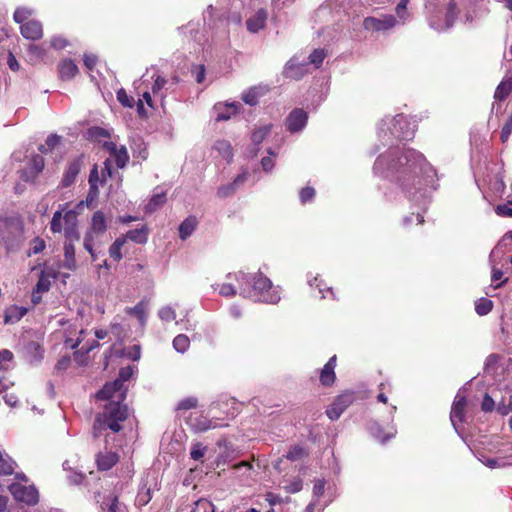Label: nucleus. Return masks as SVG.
<instances>
[{
  "label": "nucleus",
  "instance_id": "dca6fc26",
  "mask_svg": "<svg viewBox=\"0 0 512 512\" xmlns=\"http://www.w3.org/2000/svg\"><path fill=\"white\" fill-rule=\"evenodd\" d=\"M308 115L302 109H294L286 120L287 129L291 133L301 131L307 124Z\"/></svg>",
  "mask_w": 512,
  "mask_h": 512
},
{
  "label": "nucleus",
  "instance_id": "f8f14e48",
  "mask_svg": "<svg viewBox=\"0 0 512 512\" xmlns=\"http://www.w3.org/2000/svg\"><path fill=\"white\" fill-rule=\"evenodd\" d=\"M397 25V18L393 15H383L381 18L366 17L363 27L369 31H386Z\"/></svg>",
  "mask_w": 512,
  "mask_h": 512
},
{
  "label": "nucleus",
  "instance_id": "338daca9",
  "mask_svg": "<svg viewBox=\"0 0 512 512\" xmlns=\"http://www.w3.org/2000/svg\"><path fill=\"white\" fill-rule=\"evenodd\" d=\"M512 133V114L509 116L508 121L505 123V125L502 128L501 131V140L502 142H506L509 138V136Z\"/></svg>",
  "mask_w": 512,
  "mask_h": 512
},
{
  "label": "nucleus",
  "instance_id": "a19ab883",
  "mask_svg": "<svg viewBox=\"0 0 512 512\" xmlns=\"http://www.w3.org/2000/svg\"><path fill=\"white\" fill-rule=\"evenodd\" d=\"M167 83L168 81L165 78L158 75L152 85V93L163 100L166 97V94L162 90L166 87Z\"/></svg>",
  "mask_w": 512,
  "mask_h": 512
},
{
  "label": "nucleus",
  "instance_id": "20e7f679",
  "mask_svg": "<svg viewBox=\"0 0 512 512\" xmlns=\"http://www.w3.org/2000/svg\"><path fill=\"white\" fill-rule=\"evenodd\" d=\"M425 9L430 28L437 32L452 28L459 14L455 0H426Z\"/></svg>",
  "mask_w": 512,
  "mask_h": 512
},
{
  "label": "nucleus",
  "instance_id": "ea45409f",
  "mask_svg": "<svg viewBox=\"0 0 512 512\" xmlns=\"http://www.w3.org/2000/svg\"><path fill=\"white\" fill-rule=\"evenodd\" d=\"M146 310L147 305L143 302H139L134 307L128 308L127 313L136 316L140 323L144 324L146 321Z\"/></svg>",
  "mask_w": 512,
  "mask_h": 512
},
{
  "label": "nucleus",
  "instance_id": "f03ea898",
  "mask_svg": "<svg viewBox=\"0 0 512 512\" xmlns=\"http://www.w3.org/2000/svg\"><path fill=\"white\" fill-rule=\"evenodd\" d=\"M133 374L130 366L124 367L119 372V378L112 383H107L97 394L100 400H109L104 406L102 413H99L94 421V430L96 435H100L107 429L119 432L122 429L121 422L128 416L127 406L122 404L126 397V388L124 382L128 381Z\"/></svg>",
  "mask_w": 512,
  "mask_h": 512
},
{
  "label": "nucleus",
  "instance_id": "bf43d9fd",
  "mask_svg": "<svg viewBox=\"0 0 512 512\" xmlns=\"http://www.w3.org/2000/svg\"><path fill=\"white\" fill-rule=\"evenodd\" d=\"M46 247L45 241L41 238H34L30 244L29 255L38 254L42 252Z\"/></svg>",
  "mask_w": 512,
  "mask_h": 512
},
{
  "label": "nucleus",
  "instance_id": "9d476101",
  "mask_svg": "<svg viewBox=\"0 0 512 512\" xmlns=\"http://www.w3.org/2000/svg\"><path fill=\"white\" fill-rule=\"evenodd\" d=\"M9 491L14 499L27 505H36L39 501V493L34 485H24L16 482L9 486Z\"/></svg>",
  "mask_w": 512,
  "mask_h": 512
},
{
  "label": "nucleus",
  "instance_id": "412c9836",
  "mask_svg": "<svg viewBox=\"0 0 512 512\" xmlns=\"http://www.w3.org/2000/svg\"><path fill=\"white\" fill-rule=\"evenodd\" d=\"M212 152L217 153V157H220L227 162H231L234 156L231 143L225 139L216 140L212 145Z\"/></svg>",
  "mask_w": 512,
  "mask_h": 512
},
{
  "label": "nucleus",
  "instance_id": "f704fd0d",
  "mask_svg": "<svg viewBox=\"0 0 512 512\" xmlns=\"http://www.w3.org/2000/svg\"><path fill=\"white\" fill-rule=\"evenodd\" d=\"M166 201V194L164 192L155 193L145 206L147 213H152L161 207Z\"/></svg>",
  "mask_w": 512,
  "mask_h": 512
},
{
  "label": "nucleus",
  "instance_id": "b1692460",
  "mask_svg": "<svg viewBox=\"0 0 512 512\" xmlns=\"http://www.w3.org/2000/svg\"><path fill=\"white\" fill-rule=\"evenodd\" d=\"M106 176L111 177L112 176V165L111 160L106 159L104 161V168L102 170V178L99 177V172L96 166L93 167V169L90 172L89 176V184L93 186L94 184L99 186L102 185L103 182L106 180Z\"/></svg>",
  "mask_w": 512,
  "mask_h": 512
},
{
  "label": "nucleus",
  "instance_id": "ddd939ff",
  "mask_svg": "<svg viewBox=\"0 0 512 512\" xmlns=\"http://www.w3.org/2000/svg\"><path fill=\"white\" fill-rule=\"evenodd\" d=\"M242 105L239 102H219L213 107L216 121H227L237 115Z\"/></svg>",
  "mask_w": 512,
  "mask_h": 512
},
{
  "label": "nucleus",
  "instance_id": "2f4dec72",
  "mask_svg": "<svg viewBox=\"0 0 512 512\" xmlns=\"http://www.w3.org/2000/svg\"><path fill=\"white\" fill-rule=\"evenodd\" d=\"M197 226V220L194 217L186 218L179 226V237L182 240L187 239L192 235Z\"/></svg>",
  "mask_w": 512,
  "mask_h": 512
},
{
  "label": "nucleus",
  "instance_id": "7c9ffc66",
  "mask_svg": "<svg viewBox=\"0 0 512 512\" xmlns=\"http://www.w3.org/2000/svg\"><path fill=\"white\" fill-rule=\"evenodd\" d=\"M123 237L137 244H144L148 240V229L146 226H142L141 228L128 231Z\"/></svg>",
  "mask_w": 512,
  "mask_h": 512
},
{
  "label": "nucleus",
  "instance_id": "c756f323",
  "mask_svg": "<svg viewBox=\"0 0 512 512\" xmlns=\"http://www.w3.org/2000/svg\"><path fill=\"white\" fill-rule=\"evenodd\" d=\"M75 241H69L66 239V242L64 244V263L63 266L69 270H73L76 267L75 262V247L74 243Z\"/></svg>",
  "mask_w": 512,
  "mask_h": 512
},
{
  "label": "nucleus",
  "instance_id": "0eeeda50",
  "mask_svg": "<svg viewBox=\"0 0 512 512\" xmlns=\"http://www.w3.org/2000/svg\"><path fill=\"white\" fill-rule=\"evenodd\" d=\"M50 230L53 233L63 232L69 241L79 240L78 213L73 209L56 211L50 222Z\"/></svg>",
  "mask_w": 512,
  "mask_h": 512
},
{
  "label": "nucleus",
  "instance_id": "e433bc0d",
  "mask_svg": "<svg viewBox=\"0 0 512 512\" xmlns=\"http://www.w3.org/2000/svg\"><path fill=\"white\" fill-rule=\"evenodd\" d=\"M15 468V462L7 455L0 451V473L10 475Z\"/></svg>",
  "mask_w": 512,
  "mask_h": 512
},
{
  "label": "nucleus",
  "instance_id": "39448f33",
  "mask_svg": "<svg viewBox=\"0 0 512 512\" xmlns=\"http://www.w3.org/2000/svg\"><path fill=\"white\" fill-rule=\"evenodd\" d=\"M63 343L67 349L79 350L75 351V361L79 365L86 363V355L97 347L98 341L93 338L90 332L76 323H67L63 329Z\"/></svg>",
  "mask_w": 512,
  "mask_h": 512
},
{
  "label": "nucleus",
  "instance_id": "cd10ccee",
  "mask_svg": "<svg viewBox=\"0 0 512 512\" xmlns=\"http://www.w3.org/2000/svg\"><path fill=\"white\" fill-rule=\"evenodd\" d=\"M27 311L28 309L26 307L12 305L5 310L4 322L6 324L16 323L27 313Z\"/></svg>",
  "mask_w": 512,
  "mask_h": 512
},
{
  "label": "nucleus",
  "instance_id": "de8ad7c7",
  "mask_svg": "<svg viewBox=\"0 0 512 512\" xmlns=\"http://www.w3.org/2000/svg\"><path fill=\"white\" fill-rule=\"evenodd\" d=\"M493 307V303L491 300L486 298H481L476 302L475 310L478 315L483 316L488 314Z\"/></svg>",
  "mask_w": 512,
  "mask_h": 512
},
{
  "label": "nucleus",
  "instance_id": "9b49d317",
  "mask_svg": "<svg viewBox=\"0 0 512 512\" xmlns=\"http://www.w3.org/2000/svg\"><path fill=\"white\" fill-rule=\"evenodd\" d=\"M355 395L353 392H344L339 395L332 405L326 410V414L330 420H337L342 413L354 402Z\"/></svg>",
  "mask_w": 512,
  "mask_h": 512
},
{
  "label": "nucleus",
  "instance_id": "423d86ee",
  "mask_svg": "<svg viewBox=\"0 0 512 512\" xmlns=\"http://www.w3.org/2000/svg\"><path fill=\"white\" fill-rule=\"evenodd\" d=\"M415 125L403 114L395 117H385L378 127V136L390 140L392 137L399 140H410L414 137Z\"/></svg>",
  "mask_w": 512,
  "mask_h": 512
},
{
  "label": "nucleus",
  "instance_id": "4468645a",
  "mask_svg": "<svg viewBox=\"0 0 512 512\" xmlns=\"http://www.w3.org/2000/svg\"><path fill=\"white\" fill-rule=\"evenodd\" d=\"M463 392L464 389L459 390V392L456 394L450 413L451 423L458 434V423H461L464 420V408L466 405V397Z\"/></svg>",
  "mask_w": 512,
  "mask_h": 512
},
{
  "label": "nucleus",
  "instance_id": "a211bd4d",
  "mask_svg": "<svg viewBox=\"0 0 512 512\" xmlns=\"http://www.w3.org/2000/svg\"><path fill=\"white\" fill-rule=\"evenodd\" d=\"M21 34L29 40H38L43 36L42 24L37 20H29L20 26Z\"/></svg>",
  "mask_w": 512,
  "mask_h": 512
},
{
  "label": "nucleus",
  "instance_id": "72a5a7b5",
  "mask_svg": "<svg viewBox=\"0 0 512 512\" xmlns=\"http://www.w3.org/2000/svg\"><path fill=\"white\" fill-rule=\"evenodd\" d=\"M512 90V80L511 78L503 79L500 84L497 86L494 94V98L496 100H504Z\"/></svg>",
  "mask_w": 512,
  "mask_h": 512
},
{
  "label": "nucleus",
  "instance_id": "aec40b11",
  "mask_svg": "<svg viewBox=\"0 0 512 512\" xmlns=\"http://www.w3.org/2000/svg\"><path fill=\"white\" fill-rule=\"evenodd\" d=\"M306 64L300 62L297 57L290 59L284 70V74L288 78L300 79L306 72Z\"/></svg>",
  "mask_w": 512,
  "mask_h": 512
},
{
  "label": "nucleus",
  "instance_id": "393cba45",
  "mask_svg": "<svg viewBox=\"0 0 512 512\" xmlns=\"http://www.w3.org/2000/svg\"><path fill=\"white\" fill-rule=\"evenodd\" d=\"M190 425L192 429H194L197 432H205L209 429H214L219 426L216 422L208 419L203 415H196L194 417L191 416Z\"/></svg>",
  "mask_w": 512,
  "mask_h": 512
},
{
  "label": "nucleus",
  "instance_id": "09e8293b",
  "mask_svg": "<svg viewBox=\"0 0 512 512\" xmlns=\"http://www.w3.org/2000/svg\"><path fill=\"white\" fill-rule=\"evenodd\" d=\"M371 435L376 438L377 440L381 441L382 443H385L388 439L392 438L394 436V433H389L385 436H383V432L381 427L378 423H373L369 427Z\"/></svg>",
  "mask_w": 512,
  "mask_h": 512
},
{
  "label": "nucleus",
  "instance_id": "58836bf2",
  "mask_svg": "<svg viewBox=\"0 0 512 512\" xmlns=\"http://www.w3.org/2000/svg\"><path fill=\"white\" fill-rule=\"evenodd\" d=\"M190 346V339L184 334H179L173 339V347L179 353H184Z\"/></svg>",
  "mask_w": 512,
  "mask_h": 512
},
{
  "label": "nucleus",
  "instance_id": "79ce46f5",
  "mask_svg": "<svg viewBox=\"0 0 512 512\" xmlns=\"http://www.w3.org/2000/svg\"><path fill=\"white\" fill-rule=\"evenodd\" d=\"M409 0H400L399 3L396 6V14H397V24L401 23L404 24L408 18L409 14L407 12V5Z\"/></svg>",
  "mask_w": 512,
  "mask_h": 512
},
{
  "label": "nucleus",
  "instance_id": "bb28decb",
  "mask_svg": "<svg viewBox=\"0 0 512 512\" xmlns=\"http://www.w3.org/2000/svg\"><path fill=\"white\" fill-rule=\"evenodd\" d=\"M81 169V160L75 159L69 163L67 170L62 179V185L64 187L70 186L76 180V177Z\"/></svg>",
  "mask_w": 512,
  "mask_h": 512
},
{
  "label": "nucleus",
  "instance_id": "5fc2aeb1",
  "mask_svg": "<svg viewBox=\"0 0 512 512\" xmlns=\"http://www.w3.org/2000/svg\"><path fill=\"white\" fill-rule=\"evenodd\" d=\"M479 460L487 467L489 468H499V467H505L507 463L503 459H495V458H489L486 456L479 457Z\"/></svg>",
  "mask_w": 512,
  "mask_h": 512
},
{
  "label": "nucleus",
  "instance_id": "f257e3e1",
  "mask_svg": "<svg viewBox=\"0 0 512 512\" xmlns=\"http://www.w3.org/2000/svg\"><path fill=\"white\" fill-rule=\"evenodd\" d=\"M374 172L395 182L411 200L425 203L428 189H435L436 170L414 149L389 148L375 161Z\"/></svg>",
  "mask_w": 512,
  "mask_h": 512
},
{
  "label": "nucleus",
  "instance_id": "4c0bfd02",
  "mask_svg": "<svg viewBox=\"0 0 512 512\" xmlns=\"http://www.w3.org/2000/svg\"><path fill=\"white\" fill-rule=\"evenodd\" d=\"M28 57L32 62H38L45 56V49L41 45L30 44L27 49Z\"/></svg>",
  "mask_w": 512,
  "mask_h": 512
},
{
  "label": "nucleus",
  "instance_id": "4d7b16f0",
  "mask_svg": "<svg viewBox=\"0 0 512 512\" xmlns=\"http://www.w3.org/2000/svg\"><path fill=\"white\" fill-rule=\"evenodd\" d=\"M105 505L107 506V512H126V507L119 502L117 497L109 499Z\"/></svg>",
  "mask_w": 512,
  "mask_h": 512
},
{
  "label": "nucleus",
  "instance_id": "49530a36",
  "mask_svg": "<svg viewBox=\"0 0 512 512\" xmlns=\"http://www.w3.org/2000/svg\"><path fill=\"white\" fill-rule=\"evenodd\" d=\"M60 143V137L58 135H50L47 137L44 145L39 147V151L43 154H47L52 151Z\"/></svg>",
  "mask_w": 512,
  "mask_h": 512
},
{
  "label": "nucleus",
  "instance_id": "7ed1b4c3",
  "mask_svg": "<svg viewBox=\"0 0 512 512\" xmlns=\"http://www.w3.org/2000/svg\"><path fill=\"white\" fill-rule=\"evenodd\" d=\"M238 281L240 294L246 298L269 304H276L281 299L279 287H274L270 279L262 273H241Z\"/></svg>",
  "mask_w": 512,
  "mask_h": 512
},
{
  "label": "nucleus",
  "instance_id": "603ef678",
  "mask_svg": "<svg viewBox=\"0 0 512 512\" xmlns=\"http://www.w3.org/2000/svg\"><path fill=\"white\" fill-rule=\"evenodd\" d=\"M326 57L323 49H315L308 57L309 64H313L316 68L319 67Z\"/></svg>",
  "mask_w": 512,
  "mask_h": 512
},
{
  "label": "nucleus",
  "instance_id": "8fccbe9b",
  "mask_svg": "<svg viewBox=\"0 0 512 512\" xmlns=\"http://www.w3.org/2000/svg\"><path fill=\"white\" fill-rule=\"evenodd\" d=\"M13 354L9 350L0 351V370L7 371L12 367Z\"/></svg>",
  "mask_w": 512,
  "mask_h": 512
},
{
  "label": "nucleus",
  "instance_id": "473e14b6",
  "mask_svg": "<svg viewBox=\"0 0 512 512\" xmlns=\"http://www.w3.org/2000/svg\"><path fill=\"white\" fill-rule=\"evenodd\" d=\"M271 125L266 124L255 128L251 134V141L255 146L260 145L263 140L270 134Z\"/></svg>",
  "mask_w": 512,
  "mask_h": 512
},
{
  "label": "nucleus",
  "instance_id": "e2e57ef3",
  "mask_svg": "<svg viewBox=\"0 0 512 512\" xmlns=\"http://www.w3.org/2000/svg\"><path fill=\"white\" fill-rule=\"evenodd\" d=\"M192 74L197 83H203L206 76V70L203 65H196L192 69Z\"/></svg>",
  "mask_w": 512,
  "mask_h": 512
},
{
  "label": "nucleus",
  "instance_id": "774afa93",
  "mask_svg": "<svg viewBox=\"0 0 512 512\" xmlns=\"http://www.w3.org/2000/svg\"><path fill=\"white\" fill-rule=\"evenodd\" d=\"M249 173L246 170H243L240 174H238L235 179L232 181V184L236 189L241 187L246 180L248 179Z\"/></svg>",
  "mask_w": 512,
  "mask_h": 512
},
{
  "label": "nucleus",
  "instance_id": "680f3d73",
  "mask_svg": "<svg viewBox=\"0 0 512 512\" xmlns=\"http://www.w3.org/2000/svg\"><path fill=\"white\" fill-rule=\"evenodd\" d=\"M236 190L237 189L231 182L227 185H222L221 187H219L218 191H217V195L221 198H226V197H229L232 194H234Z\"/></svg>",
  "mask_w": 512,
  "mask_h": 512
},
{
  "label": "nucleus",
  "instance_id": "6e6552de",
  "mask_svg": "<svg viewBox=\"0 0 512 512\" xmlns=\"http://www.w3.org/2000/svg\"><path fill=\"white\" fill-rule=\"evenodd\" d=\"M118 432H115V434H112V431L110 429H107L105 432H103L100 435L95 434V430L93 429V434L96 439H99L101 437L104 438V450L99 451L96 455V463L99 470L106 471L111 469L119 460V456L116 452L112 451L111 449H108V446L110 444H114L116 441H118Z\"/></svg>",
  "mask_w": 512,
  "mask_h": 512
},
{
  "label": "nucleus",
  "instance_id": "6e6d98bb",
  "mask_svg": "<svg viewBox=\"0 0 512 512\" xmlns=\"http://www.w3.org/2000/svg\"><path fill=\"white\" fill-rule=\"evenodd\" d=\"M191 512H214V507L210 501L200 499L195 503V507Z\"/></svg>",
  "mask_w": 512,
  "mask_h": 512
},
{
  "label": "nucleus",
  "instance_id": "13d9d810",
  "mask_svg": "<svg viewBox=\"0 0 512 512\" xmlns=\"http://www.w3.org/2000/svg\"><path fill=\"white\" fill-rule=\"evenodd\" d=\"M117 100L124 106V107H133L134 105V99L133 97H130L127 92L124 89H120L117 91Z\"/></svg>",
  "mask_w": 512,
  "mask_h": 512
},
{
  "label": "nucleus",
  "instance_id": "4be33fe9",
  "mask_svg": "<svg viewBox=\"0 0 512 512\" xmlns=\"http://www.w3.org/2000/svg\"><path fill=\"white\" fill-rule=\"evenodd\" d=\"M267 20V13L264 9H259L246 21V26L249 32L257 33L260 31Z\"/></svg>",
  "mask_w": 512,
  "mask_h": 512
},
{
  "label": "nucleus",
  "instance_id": "1a4fd4ad",
  "mask_svg": "<svg viewBox=\"0 0 512 512\" xmlns=\"http://www.w3.org/2000/svg\"><path fill=\"white\" fill-rule=\"evenodd\" d=\"M107 230V218L102 211H96L91 218L90 228L84 237L85 250H91V242H101Z\"/></svg>",
  "mask_w": 512,
  "mask_h": 512
},
{
  "label": "nucleus",
  "instance_id": "c03bdc74",
  "mask_svg": "<svg viewBox=\"0 0 512 512\" xmlns=\"http://www.w3.org/2000/svg\"><path fill=\"white\" fill-rule=\"evenodd\" d=\"M206 451L207 446L203 445L200 442H195L191 446L190 457L195 461H199L204 457Z\"/></svg>",
  "mask_w": 512,
  "mask_h": 512
},
{
  "label": "nucleus",
  "instance_id": "c9c22d12",
  "mask_svg": "<svg viewBox=\"0 0 512 512\" xmlns=\"http://www.w3.org/2000/svg\"><path fill=\"white\" fill-rule=\"evenodd\" d=\"M126 243V237H118L109 248V255L115 261H120L122 259V247Z\"/></svg>",
  "mask_w": 512,
  "mask_h": 512
},
{
  "label": "nucleus",
  "instance_id": "69168bd1",
  "mask_svg": "<svg viewBox=\"0 0 512 512\" xmlns=\"http://www.w3.org/2000/svg\"><path fill=\"white\" fill-rule=\"evenodd\" d=\"M299 196L302 203L309 202L315 196V190L312 187H305L300 191Z\"/></svg>",
  "mask_w": 512,
  "mask_h": 512
},
{
  "label": "nucleus",
  "instance_id": "c85d7f7f",
  "mask_svg": "<svg viewBox=\"0 0 512 512\" xmlns=\"http://www.w3.org/2000/svg\"><path fill=\"white\" fill-rule=\"evenodd\" d=\"M58 70L62 80H70L78 73V67L71 59L61 61Z\"/></svg>",
  "mask_w": 512,
  "mask_h": 512
},
{
  "label": "nucleus",
  "instance_id": "6ab92c4d",
  "mask_svg": "<svg viewBox=\"0 0 512 512\" xmlns=\"http://www.w3.org/2000/svg\"><path fill=\"white\" fill-rule=\"evenodd\" d=\"M56 277H57V272L55 269L49 268V267L42 269L40 272V275H39L38 282H37L36 286L34 287V289L37 290V293L38 292H41V293L48 292L51 287L52 280L56 279Z\"/></svg>",
  "mask_w": 512,
  "mask_h": 512
},
{
  "label": "nucleus",
  "instance_id": "5701e85b",
  "mask_svg": "<svg viewBox=\"0 0 512 512\" xmlns=\"http://www.w3.org/2000/svg\"><path fill=\"white\" fill-rule=\"evenodd\" d=\"M267 92L268 87L265 85L254 86L244 91L241 98L246 104L254 106L258 103L259 98Z\"/></svg>",
  "mask_w": 512,
  "mask_h": 512
},
{
  "label": "nucleus",
  "instance_id": "f3484780",
  "mask_svg": "<svg viewBox=\"0 0 512 512\" xmlns=\"http://www.w3.org/2000/svg\"><path fill=\"white\" fill-rule=\"evenodd\" d=\"M44 168V159L41 155H33L28 167L22 171L21 178L24 181H33Z\"/></svg>",
  "mask_w": 512,
  "mask_h": 512
},
{
  "label": "nucleus",
  "instance_id": "0e129e2a",
  "mask_svg": "<svg viewBox=\"0 0 512 512\" xmlns=\"http://www.w3.org/2000/svg\"><path fill=\"white\" fill-rule=\"evenodd\" d=\"M325 484H326V482L324 479H316L314 481V486H313L314 497L319 498L324 494Z\"/></svg>",
  "mask_w": 512,
  "mask_h": 512
},
{
  "label": "nucleus",
  "instance_id": "a18cd8bd",
  "mask_svg": "<svg viewBox=\"0 0 512 512\" xmlns=\"http://www.w3.org/2000/svg\"><path fill=\"white\" fill-rule=\"evenodd\" d=\"M33 14V10L26 7H19L14 12V20L20 24V26L29 21L28 18Z\"/></svg>",
  "mask_w": 512,
  "mask_h": 512
},
{
  "label": "nucleus",
  "instance_id": "052dcab7",
  "mask_svg": "<svg viewBox=\"0 0 512 512\" xmlns=\"http://www.w3.org/2000/svg\"><path fill=\"white\" fill-rule=\"evenodd\" d=\"M197 404H198L197 398H195V397H187V398L181 400L177 404V409L178 410H188V409L195 408L197 406Z\"/></svg>",
  "mask_w": 512,
  "mask_h": 512
},
{
  "label": "nucleus",
  "instance_id": "2eb2a0df",
  "mask_svg": "<svg viewBox=\"0 0 512 512\" xmlns=\"http://www.w3.org/2000/svg\"><path fill=\"white\" fill-rule=\"evenodd\" d=\"M104 148L110 153V160L115 161L118 168H123L129 160L127 149L124 145L118 146L112 141L104 143Z\"/></svg>",
  "mask_w": 512,
  "mask_h": 512
},
{
  "label": "nucleus",
  "instance_id": "37998d69",
  "mask_svg": "<svg viewBox=\"0 0 512 512\" xmlns=\"http://www.w3.org/2000/svg\"><path fill=\"white\" fill-rule=\"evenodd\" d=\"M282 484H283V488L288 493H297V492L301 491L302 486H303L302 480L298 477H295L289 481L284 480L282 482Z\"/></svg>",
  "mask_w": 512,
  "mask_h": 512
},
{
  "label": "nucleus",
  "instance_id": "864d4df0",
  "mask_svg": "<svg viewBox=\"0 0 512 512\" xmlns=\"http://www.w3.org/2000/svg\"><path fill=\"white\" fill-rule=\"evenodd\" d=\"M305 454L306 452L303 447L295 445L290 448L285 457L290 461H297L302 459L305 456Z\"/></svg>",
  "mask_w": 512,
  "mask_h": 512
},
{
  "label": "nucleus",
  "instance_id": "a878e982",
  "mask_svg": "<svg viewBox=\"0 0 512 512\" xmlns=\"http://www.w3.org/2000/svg\"><path fill=\"white\" fill-rule=\"evenodd\" d=\"M336 365V356H333L329 359V361L325 364L320 374V381L323 385L329 386L334 383L335 380V372L334 368Z\"/></svg>",
  "mask_w": 512,
  "mask_h": 512
},
{
  "label": "nucleus",
  "instance_id": "3c124183",
  "mask_svg": "<svg viewBox=\"0 0 512 512\" xmlns=\"http://www.w3.org/2000/svg\"><path fill=\"white\" fill-rule=\"evenodd\" d=\"M158 316L162 321L170 322L175 320L176 311L171 306H163L158 310Z\"/></svg>",
  "mask_w": 512,
  "mask_h": 512
}]
</instances>
